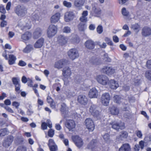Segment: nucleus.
Here are the masks:
<instances>
[{
	"instance_id": "obj_52",
	"label": "nucleus",
	"mask_w": 151,
	"mask_h": 151,
	"mask_svg": "<svg viewBox=\"0 0 151 151\" xmlns=\"http://www.w3.org/2000/svg\"><path fill=\"white\" fill-rule=\"evenodd\" d=\"M63 32L65 33L70 32L71 29L68 26L65 27L63 29Z\"/></svg>"
},
{
	"instance_id": "obj_45",
	"label": "nucleus",
	"mask_w": 151,
	"mask_h": 151,
	"mask_svg": "<svg viewBox=\"0 0 151 151\" xmlns=\"http://www.w3.org/2000/svg\"><path fill=\"white\" fill-rule=\"evenodd\" d=\"M92 9L93 10L95 14L97 15H99L101 14V10L100 9H97L94 7Z\"/></svg>"
},
{
	"instance_id": "obj_30",
	"label": "nucleus",
	"mask_w": 151,
	"mask_h": 151,
	"mask_svg": "<svg viewBox=\"0 0 151 151\" xmlns=\"http://www.w3.org/2000/svg\"><path fill=\"white\" fill-rule=\"evenodd\" d=\"M87 22H81L78 25V30L80 31H84L86 29L87 25L86 23Z\"/></svg>"
},
{
	"instance_id": "obj_32",
	"label": "nucleus",
	"mask_w": 151,
	"mask_h": 151,
	"mask_svg": "<svg viewBox=\"0 0 151 151\" xmlns=\"http://www.w3.org/2000/svg\"><path fill=\"white\" fill-rule=\"evenodd\" d=\"M47 100V102L50 104V106L52 108H55L56 106L55 103L52 99L50 96H48Z\"/></svg>"
},
{
	"instance_id": "obj_63",
	"label": "nucleus",
	"mask_w": 151,
	"mask_h": 151,
	"mask_svg": "<svg viewBox=\"0 0 151 151\" xmlns=\"http://www.w3.org/2000/svg\"><path fill=\"white\" fill-rule=\"evenodd\" d=\"M4 103L6 105H10L11 104V101L9 99H6L4 101Z\"/></svg>"
},
{
	"instance_id": "obj_20",
	"label": "nucleus",
	"mask_w": 151,
	"mask_h": 151,
	"mask_svg": "<svg viewBox=\"0 0 151 151\" xmlns=\"http://www.w3.org/2000/svg\"><path fill=\"white\" fill-rule=\"evenodd\" d=\"M68 38L64 36L60 35L58 37V41L61 45H63L67 42Z\"/></svg>"
},
{
	"instance_id": "obj_49",
	"label": "nucleus",
	"mask_w": 151,
	"mask_h": 151,
	"mask_svg": "<svg viewBox=\"0 0 151 151\" xmlns=\"http://www.w3.org/2000/svg\"><path fill=\"white\" fill-rule=\"evenodd\" d=\"M96 31L99 34H101L103 31V28L102 26L101 25H99L97 27Z\"/></svg>"
},
{
	"instance_id": "obj_55",
	"label": "nucleus",
	"mask_w": 151,
	"mask_h": 151,
	"mask_svg": "<svg viewBox=\"0 0 151 151\" xmlns=\"http://www.w3.org/2000/svg\"><path fill=\"white\" fill-rule=\"evenodd\" d=\"M146 66L149 69H151V59L148 60L146 63Z\"/></svg>"
},
{
	"instance_id": "obj_35",
	"label": "nucleus",
	"mask_w": 151,
	"mask_h": 151,
	"mask_svg": "<svg viewBox=\"0 0 151 151\" xmlns=\"http://www.w3.org/2000/svg\"><path fill=\"white\" fill-rule=\"evenodd\" d=\"M91 63L93 65H97L101 64V61L100 58H96L92 60Z\"/></svg>"
},
{
	"instance_id": "obj_28",
	"label": "nucleus",
	"mask_w": 151,
	"mask_h": 151,
	"mask_svg": "<svg viewBox=\"0 0 151 151\" xmlns=\"http://www.w3.org/2000/svg\"><path fill=\"white\" fill-rule=\"evenodd\" d=\"M32 36L31 33L29 32H26L22 35V38L24 40L27 41L31 38Z\"/></svg>"
},
{
	"instance_id": "obj_4",
	"label": "nucleus",
	"mask_w": 151,
	"mask_h": 151,
	"mask_svg": "<svg viewBox=\"0 0 151 151\" xmlns=\"http://www.w3.org/2000/svg\"><path fill=\"white\" fill-rule=\"evenodd\" d=\"M89 111L91 114L94 118L97 119L100 118V112L97 109V106L96 105H92L90 107Z\"/></svg>"
},
{
	"instance_id": "obj_16",
	"label": "nucleus",
	"mask_w": 151,
	"mask_h": 151,
	"mask_svg": "<svg viewBox=\"0 0 151 151\" xmlns=\"http://www.w3.org/2000/svg\"><path fill=\"white\" fill-rule=\"evenodd\" d=\"M13 137L9 135L7 137L6 139H5L3 142V145L5 147H8L13 141Z\"/></svg>"
},
{
	"instance_id": "obj_39",
	"label": "nucleus",
	"mask_w": 151,
	"mask_h": 151,
	"mask_svg": "<svg viewBox=\"0 0 151 151\" xmlns=\"http://www.w3.org/2000/svg\"><path fill=\"white\" fill-rule=\"evenodd\" d=\"M103 137L105 141L106 142H110L111 141L110 135L108 133H105L103 136Z\"/></svg>"
},
{
	"instance_id": "obj_57",
	"label": "nucleus",
	"mask_w": 151,
	"mask_h": 151,
	"mask_svg": "<svg viewBox=\"0 0 151 151\" xmlns=\"http://www.w3.org/2000/svg\"><path fill=\"white\" fill-rule=\"evenodd\" d=\"M12 105L17 109L20 105V104L17 101H14L12 103Z\"/></svg>"
},
{
	"instance_id": "obj_46",
	"label": "nucleus",
	"mask_w": 151,
	"mask_h": 151,
	"mask_svg": "<svg viewBox=\"0 0 151 151\" xmlns=\"http://www.w3.org/2000/svg\"><path fill=\"white\" fill-rule=\"evenodd\" d=\"M48 147L50 151H57L58 150L57 146L56 144Z\"/></svg>"
},
{
	"instance_id": "obj_62",
	"label": "nucleus",
	"mask_w": 151,
	"mask_h": 151,
	"mask_svg": "<svg viewBox=\"0 0 151 151\" xmlns=\"http://www.w3.org/2000/svg\"><path fill=\"white\" fill-rule=\"evenodd\" d=\"M28 80V78H27L25 76H23L22 78V82L24 83H26L27 82Z\"/></svg>"
},
{
	"instance_id": "obj_44",
	"label": "nucleus",
	"mask_w": 151,
	"mask_h": 151,
	"mask_svg": "<svg viewBox=\"0 0 151 151\" xmlns=\"http://www.w3.org/2000/svg\"><path fill=\"white\" fill-rule=\"evenodd\" d=\"M55 134V130L52 129H50L48 131V135L50 137H52Z\"/></svg>"
},
{
	"instance_id": "obj_6",
	"label": "nucleus",
	"mask_w": 151,
	"mask_h": 151,
	"mask_svg": "<svg viewBox=\"0 0 151 151\" xmlns=\"http://www.w3.org/2000/svg\"><path fill=\"white\" fill-rule=\"evenodd\" d=\"M96 79L97 82L103 85H106L109 83L108 78L106 76L100 75L97 76Z\"/></svg>"
},
{
	"instance_id": "obj_19",
	"label": "nucleus",
	"mask_w": 151,
	"mask_h": 151,
	"mask_svg": "<svg viewBox=\"0 0 151 151\" xmlns=\"http://www.w3.org/2000/svg\"><path fill=\"white\" fill-rule=\"evenodd\" d=\"M86 47L89 50H92L94 48L95 44L94 42L91 40H87L85 43Z\"/></svg>"
},
{
	"instance_id": "obj_26",
	"label": "nucleus",
	"mask_w": 151,
	"mask_h": 151,
	"mask_svg": "<svg viewBox=\"0 0 151 151\" xmlns=\"http://www.w3.org/2000/svg\"><path fill=\"white\" fill-rule=\"evenodd\" d=\"M108 84L112 89H115L119 86L118 83L114 80H109V83Z\"/></svg>"
},
{
	"instance_id": "obj_41",
	"label": "nucleus",
	"mask_w": 151,
	"mask_h": 151,
	"mask_svg": "<svg viewBox=\"0 0 151 151\" xmlns=\"http://www.w3.org/2000/svg\"><path fill=\"white\" fill-rule=\"evenodd\" d=\"M131 147L128 143L123 144V151H130Z\"/></svg>"
},
{
	"instance_id": "obj_22",
	"label": "nucleus",
	"mask_w": 151,
	"mask_h": 151,
	"mask_svg": "<svg viewBox=\"0 0 151 151\" xmlns=\"http://www.w3.org/2000/svg\"><path fill=\"white\" fill-rule=\"evenodd\" d=\"M71 74L70 69L68 67H65L63 70V76L65 78L70 77Z\"/></svg>"
},
{
	"instance_id": "obj_64",
	"label": "nucleus",
	"mask_w": 151,
	"mask_h": 151,
	"mask_svg": "<svg viewBox=\"0 0 151 151\" xmlns=\"http://www.w3.org/2000/svg\"><path fill=\"white\" fill-rule=\"evenodd\" d=\"M113 40L114 42L117 43L119 41V39L117 36L116 35L114 36L113 37Z\"/></svg>"
},
{
	"instance_id": "obj_31",
	"label": "nucleus",
	"mask_w": 151,
	"mask_h": 151,
	"mask_svg": "<svg viewBox=\"0 0 151 151\" xmlns=\"http://www.w3.org/2000/svg\"><path fill=\"white\" fill-rule=\"evenodd\" d=\"M110 124L112 125V127L117 131L122 130V126L119 123L112 122Z\"/></svg>"
},
{
	"instance_id": "obj_5",
	"label": "nucleus",
	"mask_w": 151,
	"mask_h": 151,
	"mask_svg": "<svg viewBox=\"0 0 151 151\" xmlns=\"http://www.w3.org/2000/svg\"><path fill=\"white\" fill-rule=\"evenodd\" d=\"M110 98L109 93H103L101 96V104L104 106H108L109 103Z\"/></svg>"
},
{
	"instance_id": "obj_24",
	"label": "nucleus",
	"mask_w": 151,
	"mask_h": 151,
	"mask_svg": "<svg viewBox=\"0 0 151 151\" xmlns=\"http://www.w3.org/2000/svg\"><path fill=\"white\" fill-rule=\"evenodd\" d=\"M42 30L40 28H37L33 33V37L34 39H37L41 35Z\"/></svg>"
},
{
	"instance_id": "obj_58",
	"label": "nucleus",
	"mask_w": 151,
	"mask_h": 151,
	"mask_svg": "<svg viewBox=\"0 0 151 151\" xmlns=\"http://www.w3.org/2000/svg\"><path fill=\"white\" fill-rule=\"evenodd\" d=\"M0 12L3 14H5L6 12L5 8L2 5L0 6Z\"/></svg>"
},
{
	"instance_id": "obj_50",
	"label": "nucleus",
	"mask_w": 151,
	"mask_h": 151,
	"mask_svg": "<svg viewBox=\"0 0 151 151\" xmlns=\"http://www.w3.org/2000/svg\"><path fill=\"white\" fill-rule=\"evenodd\" d=\"M16 151H27V148L23 146L19 147Z\"/></svg>"
},
{
	"instance_id": "obj_18",
	"label": "nucleus",
	"mask_w": 151,
	"mask_h": 151,
	"mask_svg": "<svg viewBox=\"0 0 151 151\" xmlns=\"http://www.w3.org/2000/svg\"><path fill=\"white\" fill-rule=\"evenodd\" d=\"M74 17V15L72 12H67L65 14L64 18L65 21L67 22H69L72 20Z\"/></svg>"
},
{
	"instance_id": "obj_38",
	"label": "nucleus",
	"mask_w": 151,
	"mask_h": 151,
	"mask_svg": "<svg viewBox=\"0 0 151 151\" xmlns=\"http://www.w3.org/2000/svg\"><path fill=\"white\" fill-rule=\"evenodd\" d=\"M114 102L117 104H120L121 102V98L117 95L114 96L113 97Z\"/></svg>"
},
{
	"instance_id": "obj_53",
	"label": "nucleus",
	"mask_w": 151,
	"mask_h": 151,
	"mask_svg": "<svg viewBox=\"0 0 151 151\" xmlns=\"http://www.w3.org/2000/svg\"><path fill=\"white\" fill-rule=\"evenodd\" d=\"M145 140L147 142L151 141V134L149 133L147 134L145 138Z\"/></svg>"
},
{
	"instance_id": "obj_47",
	"label": "nucleus",
	"mask_w": 151,
	"mask_h": 151,
	"mask_svg": "<svg viewBox=\"0 0 151 151\" xmlns=\"http://www.w3.org/2000/svg\"><path fill=\"white\" fill-rule=\"evenodd\" d=\"M7 131L6 128L1 129L0 130V136H3L7 134Z\"/></svg>"
},
{
	"instance_id": "obj_17",
	"label": "nucleus",
	"mask_w": 151,
	"mask_h": 151,
	"mask_svg": "<svg viewBox=\"0 0 151 151\" xmlns=\"http://www.w3.org/2000/svg\"><path fill=\"white\" fill-rule=\"evenodd\" d=\"M98 95V91L95 88H92L89 91L88 96L91 98H97Z\"/></svg>"
},
{
	"instance_id": "obj_42",
	"label": "nucleus",
	"mask_w": 151,
	"mask_h": 151,
	"mask_svg": "<svg viewBox=\"0 0 151 151\" xmlns=\"http://www.w3.org/2000/svg\"><path fill=\"white\" fill-rule=\"evenodd\" d=\"M104 40L108 45L111 46H113V43L110 38L106 37L104 38Z\"/></svg>"
},
{
	"instance_id": "obj_13",
	"label": "nucleus",
	"mask_w": 151,
	"mask_h": 151,
	"mask_svg": "<svg viewBox=\"0 0 151 151\" xmlns=\"http://www.w3.org/2000/svg\"><path fill=\"white\" fill-rule=\"evenodd\" d=\"M12 80L15 86V91L17 92H19L21 87L19 79L18 78L14 77L12 78Z\"/></svg>"
},
{
	"instance_id": "obj_51",
	"label": "nucleus",
	"mask_w": 151,
	"mask_h": 151,
	"mask_svg": "<svg viewBox=\"0 0 151 151\" xmlns=\"http://www.w3.org/2000/svg\"><path fill=\"white\" fill-rule=\"evenodd\" d=\"M47 123L45 122H43L41 123V128L43 130H46L47 129Z\"/></svg>"
},
{
	"instance_id": "obj_8",
	"label": "nucleus",
	"mask_w": 151,
	"mask_h": 151,
	"mask_svg": "<svg viewBox=\"0 0 151 151\" xmlns=\"http://www.w3.org/2000/svg\"><path fill=\"white\" fill-rule=\"evenodd\" d=\"M57 30V28L56 26L53 24L50 25L47 31L48 37H53L56 33Z\"/></svg>"
},
{
	"instance_id": "obj_61",
	"label": "nucleus",
	"mask_w": 151,
	"mask_h": 151,
	"mask_svg": "<svg viewBox=\"0 0 151 151\" xmlns=\"http://www.w3.org/2000/svg\"><path fill=\"white\" fill-rule=\"evenodd\" d=\"M4 108L8 112L11 113H13V110L10 107L8 106H5Z\"/></svg>"
},
{
	"instance_id": "obj_29",
	"label": "nucleus",
	"mask_w": 151,
	"mask_h": 151,
	"mask_svg": "<svg viewBox=\"0 0 151 151\" xmlns=\"http://www.w3.org/2000/svg\"><path fill=\"white\" fill-rule=\"evenodd\" d=\"M88 15L87 11H84L82 13V16L80 18L79 20L81 22H87V18L86 16Z\"/></svg>"
},
{
	"instance_id": "obj_27",
	"label": "nucleus",
	"mask_w": 151,
	"mask_h": 151,
	"mask_svg": "<svg viewBox=\"0 0 151 151\" xmlns=\"http://www.w3.org/2000/svg\"><path fill=\"white\" fill-rule=\"evenodd\" d=\"M60 14L59 13H57L53 15L50 18V22L52 23L57 22L60 19Z\"/></svg>"
},
{
	"instance_id": "obj_2",
	"label": "nucleus",
	"mask_w": 151,
	"mask_h": 151,
	"mask_svg": "<svg viewBox=\"0 0 151 151\" xmlns=\"http://www.w3.org/2000/svg\"><path fill=\"white\" fill-rule=\"evenodd\" d=\"M27 10L25 6L19 5L15 7L14 12L18 16H24L27 14Z\"/></svg>"
},
{
	"instance_id": "obj_15",
	"label": "nucleus",
	"mask_w": 151,
	"mask_h": 151,
	"mask_svg": "<svg viewBox=\"0 0 151 151\" xmlns=\"http://www.w3.org/2000/svg\"><path fill=\"white\" fill-rule=\"evenodd\" d=\"M77 100L78 103L84 105H86L88 102L87 97L85 95L82 94L78 96Z\"/></svg>"
},
{
	"instance_id": "obj_43",
	"label": "nucleus",
	"mask_w": 151,
	"mask_h": 151,
	"mask_svg": "<svg viewBox=\"0 0 151 151\" xmlns=\"http://www.w3.org/2000/svg\"><path fill=\"white\" fill-rule=\"evenodd\" d=\"M103 59L105 61L107 62H110L111 61V59L109 57L108 54L106 53L104 54Z\"/></svg>"
},
{
	"instance_id": "obj_36",
	"label": "nucleus",
	"mask_w": 151,
	"mask_h": 151,
	"mask_svg": "<svg viewBox=\"0 0 151 151\" xmlns=\"http://www.w3.org/2000/svg\"><path fill=\"white\" fill-rule=\"evenodd\" d=\"M145 76L147 80L151 81V70L146 71L145 73Z\"/></svg>"
},
{
	"instance_id": "obj_14",
	"label": "nucleus",
	"mask_w": 151,
	"mask_h": 151,
	"mask_svg": "<svg viewBox=\"0 0 151 151\" xmlns=\"http://www.w3.org/2000/svg\"><path fill=\"white\" fill-rule=\"evenodd\" d=\"M101 71L108 75H111L115 72V70L111 67L106 66L101 69Z\"/></svg>"
},
{
	"instance_id": "obj_3",
	"label": "nucleus",
	"mask_w": 151,
	"mask_h": 151,
	"mask_svg": "<svg viewBox=\"0 0 151 151\" xmlns=\"http://www.w3.org/2000/svg\"><path fill=\"white\" fill-rule=\"evenodd\" d=\"M65 125L69 131L73 132L76 129V122L73 119L67 120L65 122Z\"/></svg>"
},
{
	"instance_id": "obj_48",
	"label": "nucleus",
	"mask_w": 151,
	"mask_h": 151,
	"mask_svg": "<svg viewBox=\"0 0 151 151\" xmlns=\"http://www.w3.org/2000/svg\"><path fill=\"white\" fill-rule=\"evenodd\" d=\"M123 16H126L127 19L129 20L131 19L129 16V13L127 11L125 8H123Z\"/></svg>"
},
{
	"instance_id": "obj_23",
	"label": "nucleus",
	"mask_w": 151,
	"mask_h": 151,
	"mask_svg": "<svg viewBox=\"0 0 151 151\" xmlns=\"http://www.w3.org/2000/svg\"><path fill=\"white\" fill-rule=\"evenodd\" d=\"M142 35L145 37L149 36L151 34V29L147 27H144L142 30Z\"/></svg>"
},
{
	"instance_id": "obj_21",
	"label": "nucleus",
	"mask_w": 151,
	"mask_h": 151,
	"mask_svg": "<svg viewBox=\"0 0 151 151\" xmlns=\"http://www.w3.org/2000/svg\"><path fill=\"white\" fill-rule=\"evenodd\" d=\"M109 110L111 115H118L119 113V109L114 106L110 107Z\"/></svg>"
},
{
	"instance_id": "obj_59",
	"label": "nucleus",
	"mask_w": 151,
	"mask_h": 151,
	"mask_svg": "<svg viewBox=\"0 0 151 151\" xmlns=\"http://www.w3.org/2000/svg\"><path fill=\"white\" fill-rule=\"evenodd\" d=\"M18 65L21 66L23 67L25 66L26 65V63L24 61L20 60L19 61L18 63Z\"/></svg>"
},
{
	"instance_id": "obj_7",
	"label": "nucleus",
	"mask_w": 151,
	"mask_h": 151,
	"mask_svg": "<svg viewBox=\"0 0 151 151\" xmlns=\"http://www.w3.org/2000/svg\"><path fill=\"white\" fill-rule=\"evenodd\" d=\"M85 125L89 132H93L95 126L93 120L91 118H87L85 121Z\"/></svg>"
},
{
	"instance_id": "obj_40",
	"label": "nucleus",
	"mask_w": 151,
	"mask_h": 151,
	"mask_svg": "<svg viewBox=\"0 0 151 151\" xmlns=\"http://www.w3.org/2000/svg\"><path fill=\"white\" fill-rule=\"evenodd\" d=\"M132 28L134 30H137V33L139 31L140 26L137 24H135L132 25Z\"/></svg>"
},
{
	"instance_id": "obj_60",
	"label": "nucleus",
	"mask_w": 151,
	"mask_h": 151,
	"mask_svg": "<svg viewBox=\"0 0 151 151\" xmlns=\"http://www.w3.org/2000/svg\"><path fill=\"white\" fill-rule=\"evenodd\" d=\"M136 134L137 137L139 138H142V134L140 130H138L136 132Z\"/></svg>"
},
{
	"instance_id": "obj_54",
	"label": "nucleus",
	"mask_w": 151,
	"mask_h": 151,
	"mask_svg": "<svg viewBox=\"0 0 151 151\" xmlns=\"http://www.w3.org/2000/svg\"><path fill=\"white\" fill-rule=\"evenodd\" d=\"M56 144H55L54 140L53 139H50L48 140V143L47 144V145L48 147L49 146H51V145H55Z\"/></svg>"
},
{
	"instance_id": "obj_1",
	"label": "nucleus",
	"mask_w": 151,
	"mask_h": 151,
	"mask_svg": "<svg viewBox=\"0 0 151 151\" xmlns=\"http://www.w3.org/2000/svg\"><path fill=\"white\" fill-rule=\"evenodd\" d=\"M2 55L6 60L8 61V63L9 65H12L15 63L17 58L13 54L9 55L8 57L7 54V51L5 50L2 53Z\"/></svg>"
},
{
	"instance_id": "obj_11",
	"label": "nucleus",
	"mask_w": 151,
	"mask_h": 151,
	"mask_svg": "<svg viewBox=\"0 0 151 151\" xmlns=\"http://www.w3.org/2000/svg\"><path fill=\"white\" fill-rule=\"evenodd\" d=\"M33 81L32 79L28 78V80L27 82V86L30 87H32L35 93L36 96L39 97V94L38 93L37 90L36 88H37L38 85L37 84H35L34 85H33Z\"/></svg>"
},
{
	"instance_id": "obj_12",
	"label": "nucleus",
	"mask_w": 151,
	"mask_h": 151,
	"mask_svg": "<svg viewBox=\"0 0 151 151\" xmlns=\"http://www.w3.org/2000/svg\"><path fill=\"white\" fill-rule=\"evenodd\" d=\"M68 61L65 59H61L55 63V67L58 69H60L67 65Z\"/></svg>"
},
{
	"instance_id": "obj_56",
	"label": "nucleus",
	"mask_w": 151,
	"mask_h": 151,
	"mask_svg": "<svg viewBox=\"0 0 151 151\" xmlns=\"http://www.w3.org/2000/svg\"><path fill=\"white\" fill-rule=\"evenodd\" d=\"M63 4L65 6L68 8L72 6L71 3L65 1H63Z\"/></svg>"
},
{
	"instance_id": "obj_33",
	"label": "nucleus",
	"mask_w": 151,
	"mask_h": 151,
	"mask_svg": "<svg viewBox=\"0 0 151 151\" xmlns=\"http://www.w3.org/2000/svg\"><path fill=\"white\" fill-rule=\"evenodd\" d=\"M84 2V0H75L74 5L77 7H81L83 5Z\"/></svg>"
},
{
	"instance_id": "obj_34",
	"label": "nucleus",
	"mask_w": 151,
	"mask_h": 151,
	"mask_svg": "<svg viewBox=\"0 0 151 151\" xmlns=\"http://www.w3.org/2000/svg\"><path fill=\"white\" fill-rule=\"evenodd\" d=\"M33 49L32 45L31 44L27 45L23 50V52L26 53H28L30 52L31 50Z\"/></svg>"
},
{
	"instance_id": "obj_37",
	"label": "nucleus",
	"mask_w": 151,
	"mask_h": 151,
	"mask_svg": "<svg viewBox=\"0 0 151 151\" xmlns=\"http://www.w3.org/2000/svg\"><path fill=\"white\" fill-rule=\"evenodd\" d=\"M140 80V78H139V77L136 76L132 79V83L134 85H138L139 84Z\"/></svg>"
},
{
	"instance_id": "obj_9",
	"label": "nucleus",
	"mask_w": 151,
	"mask_h": 151,
	"mask_svg": "<svg viewBox=\"0 0 151 151\" xmlns=\"http://www.w3.org/2000/svg\"><path fill=\"white\" fill-rule=\"evenodd\" d=\"M68 54L70 58L73 60L77 58L79 56L78 51L75 48L70 49L68 52Z\"/></svg>"
},
{
	"instance_id": "obj_25",
	"label": "nucleus",
	"mask_w": 151,
	"mask_h": 151,
	"mask_svg": "<svg viewBox=\"0 0 151 151\" xmlns=\"http://www.w3.org/2000/svg\"><path fill=\"white\" fill-rule=\"evenodd\" d=\"M44 42L43 38H40L38 39L35 43L34 47L36 48H41L43 45Z\"/></svg>"
},
{
	"instance_id": "obj_10",
	"label": "nucleus",
	"mask_w": 151,
	"mask_h": 151,
	"mask_svg": "<svg viewBox=\"0 0 151 151\" xmlns=\"http://www.w3.org/2000/svg\"><path fill=\"white\" fill-rule=\"evenodd\" d=\"M72 139L75 145L78 148H80L83 145V141L78 136H73L72 137Z\"/></svg>"
}]
</instances>
